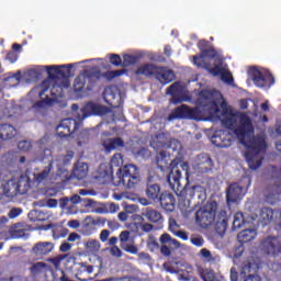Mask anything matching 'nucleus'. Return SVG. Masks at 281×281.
Wrapping results in <instances>:
<instances>
[{
    "mask_svg": "<svg viewBox=\"0 0 281 281\" xmlns=\"http://www.w3.org/2000/svg\"><path fill=\"white\" fill-rule=\"evenodd\" d=\"M274 190L277 194L281 193V169L278 171V177L274 180Z\"/></svg>",
    "mask_w": 281,
    "mask_h": 281,
    "instance_id": "864d4df0",
    "label": "nucleus"
},
{
    "mask_svg": "<svg viewBox=\"0 0 281 281\" xmlns=\"http://www.w3.org/2000/svg\"><path fill=\"white\" fill-rule=\"evenodd\" d=\"M156 80L160 82V85H170L177 76H175V71L168 69L166 67L158 66V70L156 72Z\"/></svg>",
    "mask_w": 281,
    "mask_h": 281,
    "instance_id": "4be33fe9",
    "label": "nucleus"
},
{
    "mask_svg": "<svg viewBox=\"0 0 281 281\" xmlns=\"http://www.w3.org/2000/svg\"><path fill=\"white\" fill-rule=\"evenodd\" d=\"M110 63L114 67H123V60L122 57L117 54H111L110 55Z\"/></svg>",
    "mask_w": 281,
    "mask_h": 281,
    "instance_id": "c03bdc74",
    "label": "nucleus"
},
{
    "mask_svg": "<svg viewBox=\"0 0 281 281\" xmlns=\"http://www.w3.org/2000/svg\"><path fill=\"white\" fill-rule=\"evenodd\" d=\"M27 216L32 223H43L44 221H47V218H49V215H47L45 212L38 211V210H32L27 214Z\"/></svg>",
    "mask_w": 281,
    "mask_h": 281,
    "instance_id": "c756f323",
    "label": "nucleus"
},
{
    "mask_svg": "<svg viewBox=\"0 0 281 281\" xmlns=\"http://www.w3.org/2000/svg\"><path fill=\"white\" fill-rule=\"evenodd\" d=\"M159 66L155 64H143L140 65L135 74L136 76H146V78H156Z\"/></svg>",
    "mask_w": 281,
    "mask_h": 281,
    "instance_id": "b1692460",
    "label": "nucleus"
},
{
    "mask_svg": "<svg viewBox=\"0 0 281 281\" xmlns=\"http://www.w3.org/2000/svg\"><path fill=\"white\" fill-rule=\"evenodd\" d=\"M167 120L168 122H172L173 120H195L199 122V120H201V109L182 104L173 109Z\"/></svg>",
    "mask_w": 281,
    "mask_h": 281,
    "instance_id": "423d86ee",
    "label": "nucleus"
},
{
    "mask_svg": "<svg viewBox=\"0 0 281 281\" xmlns=\"http://www.w3.org/2000/svg\"><path fill=\"white\" fill-rule=\"evenodd\" d=\"M164 192H161V184L157 182V177L149 176L147 178L145 194L149 201L154 203H159V198Z\"/></svg>",
    "mask_w": 281,
    "mask_h": 281,
    "instance_id": "ddd939ff",
    "label": "nucleus"
},
{
    "mask_svg": "<svg viewBox=\"0 0 281 281\" xmlns=\"http://www.w3.org/2000/svg\"><path fill=\"white\" fill-rule=\"evenodd\" d=\"M247 187L240 186L238 182L231 183L226 189V203L228 205H238L240 200L247 194V188L251 186V179H247Z\"/></svg>",
    "mask_w": 281,
    "mask_h": 281,
    "instance_id": "0eeeda50",
    "label": "nucleus"
},
{
    "mask_svg": "<svg viewBox=\"0 0 281 281\" xmlns=\"http://www.w3.org/2000/svg\"><path fill=\"white\" fill-rule=\"evenodd\" d=\"M65 258H67V255H59V256H57V257L50 259V262H53V265H54L55 267H58V265H60V261H61V260H65Z\"/></svg>",
    "mask_w": 281,
    "mask_h": 281,
    "instance_id": "0e129e2a",
    "label": "nucleus"
},
{
    "mask_svg": "<svg viewBox=\"0 0 281 281\" xmlns=\"http://www.w3.org/2000/svg\"><path fill=\"white\" fill-rule=\"evenodd\" d=\"M74 64L61 65V66H46V71L50 80L63 78L64 80L70 78L71 69Z\"/></svg>",
    "mask_w": 281,
    "mask_h": 281,
    "instance_id": "4468645a",
    "label": "nucleus"
},
{
    "mask_svg": "<svg viewBox=\"0 0 281 281\" xmlns=\"http://www.w3.org/2000/svg\"><path fill=\"white\" fill-rule=\"evenodd\" d=\"M109 236H111V232L109 229L101 231L100 233L101 243H106V240H109Z\"/></svg>",
    "mask_w": 281,
    "mask_h": 281,
    "instance_id": "680f3d73",
    "label": "nucleus"
},
{
    "mask_svg": "<svg viewBox=\"0 0 281 281\" xmlns=\"http://www.w3.org/2000/svg\"><path fill=\"white\" fill-rule=\"evenodd\" d=\"M144 216L147 218V221H149V223H158V225L164 223V215H161V213L157 210L147 209Z\"/></svg>",
    "mask_w": 281,
    "mask_h": 281,
    "instance_id": "c85d7f7f",
    "label": "nucleus"
},
{
    "mask_svg": "<svg viewBox=\"0 0 281 281\" xmlns=\"http://www.w3.org/2000/svg\"><path fill=\"white\" fill-rule=\"evenodd\" d=\"M52 168H54V166L52 165V162H49L48 166L45 167L42 172L34 175L33 181H35V183H43V181H45V179L49 177V172H52Z\"/></svg>",
    "mask_w": 281,
    "mask_h": 281,
    "instance_id": "72a5a7b5",
    "label": "nucleus"
},
{
    "mask_svg": "<svg viewBox=\"0 0 281 281\" xmlns=\"http://www.w3.org/2000/svg\"><path fill=\"white\" fill-rule=\"evenodd\" d=\"M229 225V217H227V211L220 210L217 213L216 222H215V232L218 236L224 237L225 232H227V227Z\"/></svg>",
    "mask_w": 281,
    "mask_h": 281,
    "instance_id": "6ab92c4d",
    "label": "nucleus"
},
{
    "mask_svg": "<svg viewBox=\"0 0 281 281\" xmlns=\"http://www.w3.org/2000/svg\"><path fill=\"white\" fill-rule=\"evenodd\" d=\"M12 238H27V225L18 223L11 231Z\"/></svg>",
    "mask_w": 281,
    "mask_h": 281,
    "instance_id": "2f4dec72",
    "label": "nucleus"
},
{
    "mask_svg": "<svg viewBox=\"0 0 281 281\" xmlns=\"http://www.w3.org/2000/svg\"><path fill=\"white\" fill-rule=\"evenodd\" d=\"M218 56V52L214 49V47H210L202 50V54L193 56V65L198 66L202 69H207V63H205V58H216Z\"/></svg>",
    "mask_w": 281,
    "mask_h": 281,
    "instance_id": "a211bd4d",
    "label": "nucleus"
},
{
    "mask_svg": "<svg viewBox=\"0 0 281 281\" xmlns=\"http://www.w3.org/2000/svg\"><path fill=\"white\" fill-rule=\"evenodd\" d=\"M98 80H100V70L85 69L76 77L72 89L80 98H85L98 87Z\"/></svg>",
    "mask_w": 281,
    "mask_h": 281,
    "instance_id": "20e7f679",
    "label": "nucleus"
},
{
    "mask_svg": "<svg viewBox=\"0 0 281 281\" xmlns=\"http://www.w3.org/2000/svg\"><path fill=\"white\" fill-rule=\"evenodd\" d=\"M31 186H32V180H30V177L22 176L18 180V187H16L18 192H20V194H25L30 190Z\"/></svg>",
    "mask_w": 281,
    "mask_h": 281,
    "instance_id": "473e14b6",
    "label": "nucleus"
},
{
    "mask_svg": "<svg viewBox=\"0 0 281 281\" xmlns=\"http://www.w3.org/2000/svg\"><path fill=\"white\" fill-rule=\"evenodd\" d=\"M249 75L256 87L265 89V87H273L276 85V78L269 71L262 72L256 67L249 69Z\"/></svg>",
    "mask_w": 281,
    "mask_h": 281,
    "instance_id": "6e6552de",
    "label": "nucleus"
},
{
    "mask_svg": "<svg viewBox=\"0 0 281 281\" xmlns=\"http://www.w3.org/2000/svg\"><path fill=\"white\" fill-rule=\"evenodd\" d=\"M80 111L81 120H87V117H91V115H99L100 117H102L104 115H109V113H113L111 108L93 102L86 103Z\"/></svg>",
    "mask_w": 281,
    "mask_h": 281,
    "instance_id": "9d476101",
    "label": "nucleus"
},
{
    "mask_svg": "<svg viewBox=\"0 0 281 281\" xmlns=\"http://www.w3.org/2000/svg\"><path fill=\"white\" fill-rule=\"evenodd\" d=\"M54 102V99L49 98V95H46L45 99L37 101L33 104V109H45V106H49Z\"/></svg>",
    "mask_w": 281,
    "mask_h": 281,
    "instance_id": "a19ab883",
    "label": "nucleus"
},
{
    "mask_svg": "<svg viewBox=\"0 0 281 281\" xmlns=\"http://www.w3.org/2000/svg\"><path fill=\"white\" fill-rule=\"evenodd\" d=\"M81 272H85V273H93V266H87L85 263H81Z\"/></svg>",
    "mask_w": 281,
    "mask_h": 281,
    "instance_id": "69168bd1",
    "label": "nucleus"
},
{
    "mask_svg": "<svg viewBox=\"0 0 281 281\" xmlns=\"http://www.w3.org/2000/svg\"><path fill=\"white\" fill-rule=\"evenodd\" d=\"M202 258H204L205 262H214V257L212 256V251H210L209 249L206 248H203L201 251H200Z\"/></svg>",
    "mask_w": 281,
    "mask_h": 281,
    "instance_id": "09e8293b",
    "label": "nucleus"
},
{
    "mask_svg": "<svg viewBox=\"0 0 281 281\" xmlns=\"http://www.w3.org/2000/svg\"><path fill=\"white\" fill-rule=\"evenodd\" d=\"M13 137H16V128L10 124H0V139L8 142V139H13Z\"/></svg>",
    "mask_w": 281,
    "mask_h": 281,
    "instance_id": "a878e982",
    "label": "nucleus"
},
{
    "mask_svg": "<svg viewBox=\"0 0 281 281\" xmlns=\"http://www.w3.org/2000/svg\"><path fill=\"white\" fill-rule=\"evenodd\" d=\"M19 150H22V153H27L32 149V143L27 140H21L18 144Z\"/></svg>",
    "mask_w": 281,
    "mask_h": 281,
    "instance_id": "8fccbe9b",
    "label": "nucleus"
},
{
    "mask_svg": "<svg viewBox=\"0 0 281 281\" xmlns=\"http://www.w3.org/2000/svg\"><path fill=\"white\" fill-rule=\"evenodd\" d=\"M76 154L74 151H67L66 155H64L60 159L63 166H69V164H71V159H74V156Z\"/></svg>",
    "mask_w": 281,
    "mask_h": 281,
    "instance_id": "3c124183",
    "label": "nucleus"
},
{
    "mask_svg": "<svg viewBox=\"0 0 281 281\" xmlns=\"http://www.w3.org/2000/svg\"><path fill=\"white\" fill-rule=\"evenodd\" d=\"M52 234H53V238L55 240H58V238H66L67 234H69V229L58 224H55V226L53 227Z\"/></svg>",
    "mask_w": 281,
    "mask_h": 281,
    "instance_id": "c9c22d12",
    "label": "nucleus"
},
{
    "mask_svg": "<svg viewBox=\"0 0 281 281\" xmlns=\"http://www.w3.org/2000/svg\"><path fill=\"white\" fill-rule=\"evenodd\" d=\"M190 241L195 246V247H203L205 244V239L203 237L198 236V237H191Z\"/></svg>",
    "mask_w": 281,
    "mask_h": 281,
    "instance_id": "6e6d98bb",
    "label": "nucleus"
},
{
    "mask_svg": "<svg viewBox=\"0 0 281 281\" xmlns=\"http://www.w3.org/2000/svg\"><path fill=\"white\" fill-rule=\"evenodd\" d=\"M222 124L228 131H233L239 144L245 146V159L250 170H258L262 166L261 153L267 151V140L265 137L257 135L252 136L254 123L246 113H234L232 110H224L222 113Z\"/></svg>",
    "mask_w": 281,
    "mask_h": 281,
    "instance_id": "f257e3e1",
    "label": "nucleus"
},
{
    "mask_svg": "<svg viewBox=\"0 0 281 281\" xmlns=\"http://www.w3.org/2000/svg\"><path fill=\"white\" fill-rule=\"evenodd\" d=\"M147 248L149 251H157L159 249V243L156 239H149L147 241Z\"/></svg>",
    "mask_w": 281,
    "mask_h": 281,
    "instance_id": "5fc2aeb1",
    "label": "nucleus"
},
{
    "mask_svg": "<svg viewBox=\"0 0 281 281\" xmlns=\"http://www.w3.org/2000/svg\"><path fill=\"white\" fill-rule=\"evenodd\" d=\"M100 240L98 239H88L85 243V249L89 252V254H98V251H100Z\"/></svg>",
    "mask_w": 281,
    "mask_h": 281,
    "instance_id": "f704fd0d",
    "label": "nucleus"
},
{
    "mask_svg": "<svg viewBox=\"0 0 281 281\" xmlns=\"http://www.w3.org/2000/svg\"><path fill=\"white\" fill-rule=\"evenodd\" d=\"M221 80L223 82H226V85H232L234 82V77L232 76V72L227 70H222Z\"/></svg>",
    "mask_w": 281,
    "mask_h": 281,
    "instance_id": "a18cd8bd",
    "label": "nucleus"
},
{
    "mask_svg": "<svg viewBox=\"0 0 281 281\" xmlns=\"http://www.w3.org/2000/svg\"><path fill=\"white\" fill-rule=\"evenodd\" d=\"M110 252L112 256H115L116 258H122V250L117 246H112Z\"/></svg>",
    "mask_w": 281,
    "mask_h": 281,
    "instance_id": "e2e57ef3",
    "label": "nucleus"
},
{
    "mask_svg": "<svg viewBox=\"0 0 281 281\" xmlns=\"http://www.w3.org/2000/svg\"><path fill=\"white\" fill-rule=\"evenodd\" d=\"M156 164L160 170L171 167L169 175L167 176V182L173 192H179L181 190V169H179V162L177 160H172L170 164V154L166 150L159 151L156 158Z\"/></svg>",
    "mask_w": 281,
    "mask_h": 281,
    "instance_id": "7ed1b4c3",
    "label": "nucleus"
},
{
    "mask_svg": "<svg viewBox=\"0 0 281 281\" xmlns=\"http://www.w3.org/2000/svg\"><path fill=\"white\" fill-rule=\"evenodd\" d=\"M158 203H160L162 210H165L166 212H175L176 199L172 193L164 191L158 198Z\"/></svg>",
    "mask_w": 281,
    "mask_h": 281,
    "instance_id": "5701e85b",
    "label": "nucleus"
},
{
    "mask_svg": "<svg viewBox=\"0 0 281 281\" xmlns=\"http://www.w3.org/2000/svg\"><path fill=\"white\" fill-rule=\"evenodd\" d=\"M195 175H207L214 170V160L210 154H199L193 162Z\"/></svg>",
    "mask_w": 281,
    "mask_h": 281,
    "instance_id": "1a4fd4ad",
    "label": "nucleus"
},
{
    "mask_svg": "<svg viewBox=\"0 0 281 281\" xmlns=\"http://www.w3.org/2000/svg\"><path fill=\"white\" fill-rule=\"evenodd\" d=\"M201 278L203 281H218L216 274L214 273V270L212 269L202 270Z\"/></svg>",
    "mask_w": 281,
    "mask_h": 281,
    "instance_id": "58836bf2",
    "label": "nucleus"
},
{
    "mask_svg": "<svg viewBox=\"0 0 281 281\" xmlns=\"http://www.w3.org/2000/svg\"><path fill=\"white\" fill-rule=\"evenodd\" d=\"M139 63V57L137 55L125 54L123 55V67H131Z\"/></svg>",
    "mask_w": 281,
    "mask_h": 281,
    "instance_id": "e433bc0d",
    "label": "nucleus"
},
{
    "mask_svg": "<svg viewBox=\"0 0 281 281\" xmlns=\"http://www.w3.org/2000/svg\"><path fill=\"white\" fill-rule=\"evenodd\" d=\"M98 183L106 186L111 181L112 186L123 188H135L140 181L139 168L133 164L125 165L116 171V176L109 175V171H99V175L94 177Z\"/></svg>",
    "mask_w": 281,
    "mask_h": 281,
    "instance_id": "f03ea898",
    "label": "nucleus"
},
{
    "mask_svg": "<svg viewBox=\"0 0 281 281\" xmlns=\"http://www.w3.org/2000/svg\"><path fill=\"white\" fill-rule=\"evenodd\" d=\"M0 281H23L22 276H12L9 279H1Z\"/></svg>",
    "mask_w": 281,
    "mask_h": 281,
    "instance_id": "774afa93",
    "label": "nucleus"
},
{
    "mask_svg": "<svg viewBox=\"0 0 281 281\" xmlns=\"http://www.w3.org/2000/svg\"><path fill=\"white\" fill-rule=\"evenodd\" d=\"M23 214V209L21 207H13L9 211L8 217L9 218H16V216H21Z\"/></svg>",
    "mask_w": 281,
    "mask_h": 281,
    "instance_id": "603ef678",
    "label": "nucleus"
},
{
    "mask_svg": "<svg viewBox=\"0 0 281 281\" xmlns=\"http://www.w3.org/2000/svg\"><path fill=\"white\" fill-rule=\"evenodd\" d=\"M72 175L75 179H78V181H82V179H87V176L89 175V165L87 162L78 161L75 165Z\"/></svg>",
    "mask_w": 281,
    "mask_h": 281,
    "instance_id": "bb28decb",
    "label": "nucleus"
},
{
    "mask_svg": "<svg viewBox=\"0 0 281 281\" xmlns=\"http://www.w3.org/2000/svg\"><path fill=\"white\" fill-rule=\"evenodd\" d=\"M110 164L112 168H120V166L124 164V157L122 156V154H114L111 158Z\"/></svg>",
    "mask_w": 281,
    "mask_h": 281,
    "instance_id": "79ce46f5",
    "label": "nucleus"
},
{
    "mask_svg": "<svg viewBox=\"0 0 281 281\" xmlns=\"http://www.w3.org/2000/svg\"><path fill=\"white\" fill-rule=\"evenodd\" d=\"M218 210V203L211 201L204 207H201L195 212V223L200 227L207 228L214 221H216V211Z\"/></svg>",
    "mask_w": 281,
    "mask_h": 281,
    "instance_id": "39448f33",
    "label": "nucleus"
},
{
    "mask_svg": "<svg viewBox=\"0 0 281 281\" xmlns=\"http://www.w3.org/2000/svg\"><path fill=\"white\" fill-rule=\"evenodd\" d=\"M119 238H120L121 243H128V238H131V232H128V231L121 232Z\"/></svg>",
    "mask_w": 281,
    "mask_h": 281,
    "instance_id": "bf43d9fd",
    "label": "nucleus"
},
{
    "mask_svg": "<svg viewBox=\"0 0 281 281\" xmlns=\"http://www.w3.org/2000/svg\"><path fill=\"white\" fill-rule=\"evenodd\" d=\"M244 281H262V278L258 274H249Z\"/></svg>",
    "mask_w": 281,
    "mask_h": 281,
    "instance_id": "338daca9",
    "label": "nucleus"
},
{
    "mask_svg": "<svg viewBox=\"0 0 281 281\" xmlns=\"http://www.w3.org/2000/svg\"><path fill=\"white\" fill-rule=\"evenodd\" d=\"M45 267H47V263L36 262L30 268V271L33 273V276H36V273H41V270L45 269Z\"/></svg>",
    "mask_w": 281,
    "mask_h": 281,
    "instance_id": "de8ad7c7",
    "label": "nucleus"
},
{
    "mask_svg": "<svg viewBox=\"0 0 281 281\" xmlns=\"http://www.w3.org/2000/svg\"><path fill=\"white\" fill-rule=\"evenodd\" d=\"M206 71H209L212 76H221L224 71L223 67L215 65L214 67L210 68V64H207Z\"/></svg>",
    "mask_w": 281,
    "mask_h": 281,
    "instance_id": "49530a36",
    "label": "nucleus"
},
{
    "mask_svg": "<svg viewBox=\"0 0 281 281\" xmlns=\"http://www.w3.org/2000/svg\"><path fill=\"white\" fill-rule=\"evenodd\" d=\"M186 196L201 205L207 201V190L202 186H193L186 190Z\"/></svg>",
    "mask_w": 281,
    "mask_h": 281,
    "instance_id": "dca6fc26",
    "label": "nucleus"
},
{
    "mask_svg": "<svg viewBox=\"0 0 281 281\" xmlns=\"http://www.w3.org/2000/svg\"><path fill=\"white\" fill-rule=\"evenodd\" d=\"M159 243L162 244L160 254L165 258H170V256H172V249H181V241L172 238L168 233L160 235Z\"/></svg>",
    "mask_w": 281,
    "mask_h": 281,
    "instance_id": "9b49d317",
    "label": "nucleus"
},
{
    "mask_svg": "<svg viewBox=\"0 0 281 281\" xmlns=\"http://www.w3.org/2000/svg\"><path fill=\"white\" fill-rule=\"evenodd\" d=\"M7 60H10L11 63H14L15 60H19V54L14 50H10L7 54Z\"/></svg>",
    "mask_w": 281,
    "mask_h": 281,
    "instance_id": "052dcab7",
    "label": "nucleus"
},
{
    "mask_svg": "<svg viewBox=\"0 0 281 281\" xmlns=\"http://www.w3.org/2000/svg\"><path fill=\"white\" fill-rule=\"evenodd\" d=\"M54 243L40 241L34 245L33 254L37 257V260H43L44 256H49L54 251Z\"/></svg>",
    "mask_w": 281,
    "mask_h": 281,
    "instance_id": "aec40b11",
    "label": "nucleus"
},
{
    "mask_svg": "<svg viewBox=\"0 0 281 281\" xmlns=\"http://www.w3.org/2000/svg\"><path fill=\"white\" fill-rule=\"evenodd\" d=\"M80 128V122L75 119H64L57 125L56 131L58 137H71Z\"/></svg>",
    "mask_w": 281,
    "mask_h": 281,
    "instance_id": "f8f14e48",
    "label": "nucleus"
},
{
    "mask_svg": "<svg viewBox=\"0 0 281 281\" xmlns=\"http://www.w3.org/2000/svg\"><path fill=\"white\" fill-rule=\"evenodd\" d=\"M168 225V229L171 234H173V236L176 235L177 232L181 231V225L177 223V220H175V217H169Z\"/></svg>",
    "mask_w": 281,
    "mask_h": 281,
    "instance_id": "ea45409f",
    "label": "nucleus"
},
{
    "mask_svg": "<svg viewBox=\"0 0 281 281\" xmlns=\"http://www.w3.org/2000/svg\"><path fill=\"white\" fill-rule=\"evenodd\" d=\"M278 216H280V212L270 207H262L259 213V218L262 225H269V223H278Z\"/></svg>",
    "mask_w": 281,
    "mask_h": 281,
    "instance_id": "412c9836",
    "label": "nucleus"
},
{
    "mask_svg": "<svg viewBox=\"0 0 281 281\" xmlns=\"http://www.w3.org/2000/svg\"><path fill=\"white\" fill-rule=\"evenodd\" d=\"M105 150H115L116 148H123L124 140L121 137L109 138L103 143Z\"/></svg>",
    "mask_w": 281,
    "mask_h": 281,
    "instance_id": "7c9ffc66",
    "label": "nucleus"
},
{
    "mask_svg": "<svg viewBox=\"0 0 281 281\" xmlns=\"http://www.w3.org/2000/svg\"><path fill=\"white\" fill-rule=\"evenodd\" d=\"M244 223H245V215L240 212H237L234 215L233 229L234 231L240 229V227H243Z\"/></svg>",
    "mask_w": 281,
    "mask_h": 281,
    "instance_id": "4c0bfd02",
    "label": "nucleus"
},
{
    "mask_svg": "<svg viewBox=\"0 0 281 281\" xmlns=\"http://www.w3.org/2000/svg\"><path fill=\"white\" fill-rule=\"evenodd\" d=\"M216 148H229L234 144V135L228 131L220 130L211 138Z\"/></svg>",
    "mask_w": 281,
    "mask_h": 281,
    "instance_id": "2eb2a0df",
    "label": "nucleus"
},
{
    "mask_svg": "<svg viewBox=\"0 0 281 281\" xmlns=\"http://www.w3.org/2000/svg\"><path fill=\"white\" fill-rule=\"evenodd\" d=\"M256 236H257L256 229L248 228V229L241 231L237 235V240H238V243H240V245H245V243H251V240H254V238H256Z\"/></svg>",
    "mask_w": 281,
    "mask_h": 281,
    "instance_id": "cd10ccee",
    "label": "nucleus"
},
{
    "mask_svg": "<svg viewBox=\"0 0 281 281\" xmlns=\"http://www.w3.org/2000/svg\"><path fill=\"white\" fill-rule=\"evenodd\" d=\"M124 251H126L127 254L135 255L139 251V249L135 245L127 244L124 248Z\"/></svg>",
    "mask_w": 281,
    "mask_h": 281,
    "instance_id": "13d9d810",
    "label": "nucleus"
},
{
    "mask_svg": "<svg viewBox=\"0 0 281 281\" xmlns=\"http://www.w3.org/2000/svg\"><path fill=\"white\" fill-rule=\"evenodd\" d=\"M124 69L122 70H109L104 72V78L108 80H113V78H120V76L124 75Z\"/></svg>",
    "mask_w": 281,
    "mask_h": 281,
    "instance_id": "37998d69",
    "label": "nucleus"
},
{
    "mask_svg": "<svg viewBox=\"0 0 281 281\" xmlns=\"http://www.w3.org/2000/svg\"><path fill=\"white\" fill-rule=\"evenodd\" d=\"M183 93V86L179 81L173 82L171 86L167 88V94L171 95L175 100V104H179V102H183V100L179 99V95Z\"/></svg>",
    "mask_w": 281,
    "mask_h": 281,
    "instance_id": "393cba45",
    "label": "nucleus"
},
{
    "mask_svg": "<svg viewBox=\"0 0 281 281\" xmlns=\"http://www.w3.org/2000/svg\"><path fill=\"white\" fill-rule=\"evenodd\" d=\"M200 98L206 101L203 105V111H207L209 115H216V113L221 111V109L218 108V103H216V101L212 99L211 91L202 90L200 92Z\"/></svg>",
    "mask_w": 281,
    "mask_h": 281,
    "instance_id": "f3484780",
    "label": "nucleus"
},
{
    "mask_svg": "<svg viewBox=\"0 0 281 281\" xmlns=\"http://www.w3.org/2000/svg\"><path fill=\"white\" fill-rule=\"evenodd\" d=\"M71 247L72 245L67 243V241H64L61 243V245L59 246V251H61V254H67V251H71Z\"/></svg>",
    "mask_w": 281,
    "mask_h": 281,
    "instance_id": "4d7b16f0",
    "label": "nucleus"
}]
</instances>
